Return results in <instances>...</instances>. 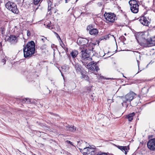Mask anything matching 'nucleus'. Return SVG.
<instances>
[{
  "mask_svg": "<svg viewBox=\"0 0 155 155\" xmlns=\"http://www.w3.org/2000/svg\"><path fill=\"white\" fill-rule=\"evenodd\" d=\"M91 148L89 147L84 148L82 150V153L83 155H88L90 153Z\"/></svg>",
  "mask_w": 155,
  "mask_h": 155,
  "instance_id": "20",
  "label": "nucleus"
},
{
  "mask_svg": "<svg viewBox=\"0 0 155 155\" xmlns=\"http://www.w3.org/2000/svg\"><path fill=\"white\" fill-rule=\"evenodd\" d=\"M61 71H60V72L62 76L64 77L63 73H64L65 74L68 73L69 71V67L68 65H64L61 67Z\"/></svg>",
  "mask_w": 155,
  "mask_h": 155,
  "instance_id": "15",
  "label": "nucleus"
},
{
  "mask_svg": "<svg viewBox=\"0 0 155 155\" xmlns=\"http://www.w3.org/2000/svg\"><path fill=\"white\" fill-rule=\"evenodd\" d=\"M65 130L68 131H69L71 132H73L76 130V127L74 126H70L68 125L67 126L65 127Z\"/></svg>",
  "mask_w": 155,
  "mask_h": 155,
  "instance_id": "22",
  "label": "nucleus"
},
{
  "mask_svg": "<svg viewBox=\"0 0 155 155\" xmlns=\"http://www.w3.org/2000/svg\"><path fill=\"white\" fill-rule=\"evenodd\" d=\"M41 0H34V3L35 5L38 4Z\"/></svg>",
  "mask_w": 155,
  "mask_h": 155,
  "instance_id": "30",
  "label": "nucleus"
},
{
  "mask_svg": "<svg viewBox=\"0 0 155 155\" xmlns=\"http://www.w3.org/2000/svg\"><path fill=\"white\" fill-rule=\"evenodd\" d=\"M136 94L133 92H130L127 94L124 97H122L123 102L122 104L123 106H127V103H130L136 96Z\"/></svg>",
  "mask_w": 155,
  "mask_h": 155,
  "instance_id": "1",
  "label": "nucleus"
},
{
  "mask_svg": "<svg viewBox=\"0 0 155 155\" xmlns=\"http://www.w3.org/2000/svg\"><path fill=\"white\" fill-rule=\"evenodd\" d=\"M46 26L48 28L50 29H52L53 28L51 26V25L49 24H48Z\"/></svg>",
  "mask_w": 155,
  "mask_h": 155,
  "instance_id": "37",
  "label": "nucleus"
},
{
  "mask_svg": "<svg viewBox=\"0 0 155 155\" xmlns=\"http://www.w3.org/2000/svg\"><path fill=\"white\" fill-rule=\"evenodd\" d=\"M147 41V45L149 46L155 45V36L150 38H148Z\"/></svg>",
  "mask_w": 155,
  "mask_h": 155,
  "instance_id": "16",
  "label": "nucleus"
},
{
  "mask_svg": "<svg viewBox=\"0 0 155 155\" xmlns=\"http://www.w3.org/2000/svg\"><path fill=\"white\" fill-rule=\"evenodd\" d=\"M146 90H147V92H147H147H148V89H146Z\"/></svg>",
  "mask_w": 155,
  "mask_h": 155,
  "instance_id": "43",
  "label": "nucleus"
},
{
  "mask_svg": "<svg viewBox=\"0 0 155 155\" xmlns=\"http://www.w3.org/2000/svg\"><path fill=\"white\" fill-rule=\"evenodd\" d=\"M21 101L22 103H25L27 104L30 102V100L28 98H22L21 99Z\"/></svg>",
  "mask_w": 155,
  "mask_h": 155,
  "instance_id": "25",
  "label": "nucleus"
},
{
  "mask_svg": "<svg viewBox=\"0 0 155 155\" xmlns=\"http://www.w3.org/2000/svg\"><path fill=\"white\" fill-rule=\"evenodd\" d=\"M97 5L99 6H100V7L102 5V2H98L97 3Z\"/></svg>",
  "mask_w": 155,
  "mask_h": 155,
  "instance_id": "36",
  "label": "nucleus"
},
{
  "mask_svg": "<svg viewBox=\"0 0 155 155\" xmlns=\"http://www.w3.org/2000/svg\"><path fill=\"white\" fill-rule=\"evenodd\" d=\"M68 0H65L66 3H67L68 2Z\"/></svg>",
  "mask_w": 155,
  "mask_h": 155,
  "instance_id": "42",
  "label": "nucleus"
},
{
  "mask_svg": "<svg viewBox=\"0 0 155 155\" xmlns=\"http://www.w3.org/2000/svg\"><path fill=\"white\" fill-rule=\"evenodd\" d=\"M6 62L5 60L4 59H3L2 60V62L4 63V64H5Z\"/></svg>",
  "mask_w": 155,
  "mask_h": 155,
  "instance_id": "39",
  "label": "nucleus"
},
{
  "mask_svg": "<svg viewBox=\"0 0 155 155\" xmlns=\"http://www.w3.org/2000/svg\"><path fill=\"white\" fill-rule=\"evenodd\" d=\"M92 60V58L89 56L81 59L82 63L86 67L87 66L86 65H87L89 63H91V61Z\"/></svg>",
  "mask_w": 155,
  "mask_h": 155,
  "instance_id": "13",
  "label": "nucleus"
},
{
  "mask_svg": "<svg viewBox=\"0 0 155 155\" xmlns=\"http://www.w3.org/2000/svg\"><path fill=\"white\" fill-rule=\"evenodd\" d=\"M97 64V62L93 61L91 63H89L87 65H86V68L94 72H97L100 70Z\"/></svg>",
  "mask_w": 155,
  "mask_h": 155,
  "instance_id": "6",
  "label": "nucleus"
},
{
  "mask_svg": "<svg viewBox=\"0 0 155 155\" xmlns=\"http://www.w3.org/2000/svg\"><path fill=\"white\" fill-rule=\"evenodd\" d=\"M89 40L86 38H79L77 40V43L81 45L79 48L80 49H82L84 48H87V46H89L88 43Z\"/></svg>",
  "mask_w": 155,
  "mask_h": 155,
  "instance_id": "5",
  "label": "nucleus"
},
{
  "mask_svg": "<svg viewBox=\"0 0 155 155\" xmlns=\"http://www.w3.org/2000/svg\"><path fill=\"white\" fill-rule=\"evenodd\" d=\"M116 147L119 149L123 151H124L125 154H127V152L128 151V150H129V147L127 149V146H116Z\"/></svg>",
  "mask_w": 155,
  "mask_h": 155,
  "instance_id": "21",
  "label": "nucleus"
},
{
  "mask_svg": "<svg viewBox=\"0 0 155 155\" xmlns=\"http://www.w3.org/2000/svg\"><path fill=\"white\" fill-rule=\"evenodd\" d=\"M95 154V152L93 150V149L91 148V150L90 151V153L88 155H94Z\"/></svg>",
  "mask_w": 155,
  "mask_h": 155,
  "instance_id": "29",
  "label": "nucleus"
},
{
  "mask_svg": "<svg viewBox=\"0 0 155 155\" xmlns=\"http://www.w3.org/2000/svg\"><path fill=\"white\" fill-rule=\"evenodd\" d=\"M146 36L145 33L143 32H138L135 35V38L139 44L140 43L147 45L148 39H146Z\"/></svg>",
  "mask_w": 155,
  "mask_h": 155,
  "instance_id": "2",
  "label": "nucleus"
},
{
  "mask_svg": "<svg viewBox=\"0 0 155 155\" xmlns=\"http://www.w3.org/2000/svg\"><path fill=\"white\" fill-rule=\"evenodd\" d=\"M135 115L134 113L130 114L126 116V118L129 121H131L134 118V116Z\"/></svg>",
  "mask_w": 155,
  "mask_h": 155,
  "instance_id": "23",
  "label": "nucleus"
},
{
  "mask_svg": "<svg viewBox=\"0 0 155 155\" xmlns=\"http://www.w3.org/2000/svg\"><path fill=\"white\" fill-rule=\"evenodd\" d=\"M137 64H138V68H139V62L138 60H137Z\"/></svg>",
  "mask_w": 155,
  "mask_h": 155,
  "instance_id": "40",
  "label": "nucleus"
},
{
  "mask_svg": "<svg viewBox=\"0 0 155 155\" xmlns=\"http://www.w3.org/2000/svg\"><path fill=\"white\" fill-rule=\"evenodd\" d=\"M141 71V70H140V71H138V72L137 73V74L139 72H140V71Z\"/></svg>",
  "mask_w": 155,
  "mask_h": 155,
  "instance_id": "46",
  "label": "nucleus"
},
{
  "mask_svg": "<svg viewBox=\"0 0 155 155\" xmlns=\"http://www.w3.org/2000/svg\"><path fill=\"white\" fill-rule=\"evenodd\" d=\"M88 50H91V48H88Z\"/></svg>",
  "mask_w": 155,
  "mask_h": 155,
  "instance_id": "44",
  "label": "nucleus"
},
{
  "mask_svg": "<svg viewBox=\"0 0 155 155\" xmlns=\"http://www.w3.org/2000/svg\"><path fill=\"white\" fill-rule=\"evenodd\" d=\"M46 39V38L45 37H43L41 39V40L43 41V42H44Z\"/></svg>",
  "mask_w": 155,
  "mask_h": 155,
  "instance_id": "38",
  "label": "nucleus"
},
{
  "mask_svg": "<svg viewBox=\"0 0 155 155\" xmlns=\"http://www.w3.org/2000/svg\"><path fill=\"white\" fill-rule=\"evenodd\" d=\"M5 6L8 10L15 14H17L19 13L16 4L13 2H8L5 4Z\"/></svg>",
  "mask_w": 155,
  "mask_h": 155,
  "instance_id": "3",
  "label": "nucleus"
},
{
  "mask_svg": "<svg viewBox=\"0 0 155 155\" xmlns=\"http://www.w3.org/2000/svg\"><path fill=\"white\" fill-rule=\"evenodd\" d=\"M145 88H143V90H144Z\"/></svg>",
  "mask_w": 155,
  "mask_h": 155,
  "instance_id": "47",
  "label": "nucleus"
},
{
  "mask_svg": "<svg viewBox=\"0 0 155 155\" xmlns=\"http://www.w3.org/2000/svg\"><path fill=\"white\" fill-rule=\"evenodd\" d=\"M112 36L113 37H114V36L113 35H111L109 34H108V35H107L106 36H104V39H105V40H106L107 39L110 38V36Z\"/></svg>",
  "mask_w": 155,
  "mask_h": 155,
  "instance_id": "28",
  "label": "nucleus"
},
{
  "mask_svg": "<svg viewBox=\"0 0 155 155\" xmlns=\"http://www.w3.org/2000/svg\"><path fill=\"white\" fill-rule=\"evenodd\" d=\"M101 77L103 78H104V77L103 76H101Z\"/></svg>",
  "mask_w": 155,
  "mask_h": 155,
  "instance_id": "45",
  "label": "nucleus"
},
{
  "mask_svg": "<svg viewBox=\"0 0 155 155\" xmlns=\"http://www.w3.org/2000/svg\"><path fill=\"white\" fill-rule=\"evenodd\" d=\"M23 48H26L27 50L31 51V53L34 54L35 53V43L34 41H31L28 42L27 45L24 47Z\"/></svg>",
  "mask_w": 155,
  "mask_h": 155,
  "instance_id": "8",
  "label": "nucleus"
},
{
  "mask_svg": "<svg viewBox=\"0 0 155 155\" xmlns=\"http://www.w3.org/2000/svg\"><path fill=\"white\" fill-rule=\"evenodd\" d=\"M139 21L141 24L145 26H148L150 23L147 18L144 17H141L139 20Z\"/></svg>",
  "mask_w": 155,
  "mask_h": 155,
  "instance_id": "14",
  "label": "nucleus"
},
{
  "mask_svg": "<svg viewBox=\"0 0 155 155\" xmlns=\"http://www.w3.org/2000/svg\"><path fill=\"white\" fill-rule=\"evenodd\" d=\"M78 54V51L76 50H73L71 53V55L73 58H75Z\"/></svg>",
  "mask_w": 155,
  "mask_h": 155,
  "instance_id": "24",
  "label": "nucleus"
},
{
  "mask_svg": "<svg viewBox=\"0 0 155 155\" xmlns=\"http://www.w3.org/2000/svg\"><path fill=\"white\" fill-rule=\"evenodd\" d=\"M87 30L89 31V34L93 35H97L98 32V30L96 28H91L90 25H88L87 27Z\"/></svg>",
  "mask_w": 155,
  "mask_h": 155,
  "instance_id": "12",
  "label": "nucleus"
},
{
  "mask_svg": "<svg viewBox=\"0 0 155 155\" xmlns=\"http://www.w3.org/2000/svg\"><path fill=\"white\" fill-rule=\"evenodd\" d=\"M75 68L76 72L78 73H81L82 71L83 68L78 63L76 64L75 65Z\"/></svg>",
  "mask_w": 155,
  "mask_h": 155,
  "instance_id": "19",
  "label": "nucleus"
},
{
  "mask_svg": "<svg viewBox=\"0 0 155 155\" xmlns=\"http://www.w3.org/2000/svg\"><path fill=\"white\" fill-rule=\"evenodd\" d=\"M82 76H81V78H83L84 79H85L86 80H87V81H89V77L88 76L84 74L82 72L81 73Z\"/></svg>",
  "mask_w": 155,
  "mask_h": 155,
  "instance_id": "26",
  "label": "nucleus"
},
{
  "mask_svg": "<svg viewBox=\"0 0 155 155\" xmlns=\"http://www.w3.org/2000/svg\"><path fill=\"white\" fill-rule=\"evenodd\" d=\"M23 52L24 57L27 58L31 56L33 54V53H31V51L27 50L26 48H23Z\"/></svg>",
  "mask_w": 155,
  "mask_h": 155,
  "instance_id": "18",
  "label": "nucleus"
},
{
  "mask_svg": "<svg viewBox=\"0 0 155 155\" xmlns=\"http://www.w3.org/2000/svg\"><path fill=\"white\" fill-rule=\"evenodd\" d=\"M27 35L28 36H30L31 34L30 32V31L29 30L27 31Z\"/></svg>",
  "mask_w": 155,
  "mask_h": 155,
  "instance_id": "33",
  "label": "nucleus"
},
{
  "mask_svg": "<svg viewBox=\"0 0 155 155\" xmlns=\"http://www.w3.org/2000/svg\"><path fill=\"white\" fill-rule=\"evenodd\" d=\"M66 143H70L71 145L73 146L72 143L69 140H66Z\"/></svg>",
  "mask_w": 155,
  "mask_h": 155,
  "instance_id": "35",
  "label": "nucleus"
},
{
  "mask_svg": "<svg viewBox=\"0 0 155 155\" xmlns=\"http://www.w3.org/2000/svg\"><path fill=\"white\" fill-rule=\"evenodd\" d=\"M147 146L150 150L155 151V139L149 140L147 143Z\"/></svg>",
  "mask_w": 155,
  "mask_h": 155,
  "instance_id": "9",
  "label": "nucleus"
},
{
  "mask_svg": "<svg viewBox=\"0 0 155 155\" xmlns=\"http://www.w3.org/2000/svg\"><path fill=\"white\" fill-rule=\"evenodd\" d=\"M78 0H76V2H77V1H78Z\"/></svg>",
  "mask_w": 155,
  "mask_h": 155,
  "instance_id": "49",
  "label": "nucleus"
},
{
  "mask_svg": "<svg viewBox=\"0 0 155 155\" xmlns=\"http://www.w3.org/2000/svg\"><path fill=\"white\" fill-rule=\"evenodd\" d=\"M93 3V1H91L85 5V7L91 5Z\"/></svg>",
  "mask_w": 155,
  "mask_h": 155,
  "instance_id": "31",
  "label": "nucleus"
},
{
  "mask_svg": "<svg viewBox=\"0 0 155 155\" xmlns=\"http://www.w3.org/2000/svg\"><path fill=\"white\" fill-rule=\"evenodd\" d=\"M54 33L56 35L57 38H59L60 39H61V38H60V36H59L58 34L56 32H54Z\"/></svg>",
  "mask_w": 155,
  "mask_h": 155,
  "instance_id": "34",
  "label": "nucleus"
},
{
  "mask_svg": "<svg viewBox=\"0 0 155 155\" xmlns=\"http://www.w3.org/2000/svg\"><path fill=\"white\" fill-rule=\"evenodd\" d=\"M96 155H107V154L106 153L100 152L98 153Z\"/></svg>",
  "mask_w": 155,
  "mask_h": 155,
  "instance_id": "32",
  "label": "nucleus"
},
{
  "mask_svg": "<svg viewBox=\"0 0 155 155\" xmlns=\"http://www.w3.org/2000/svg\"><path fill=\"white\" fill-rule=\"evenodd\" d=\"M0 31L2 34H4L5 31V28L4 27H2L0 28Z\"/></svg>",
  "mask_w": 155,
  "mask_h": 155,
  "instance_id": "27",
  "label": "nucleus"
},
{
  "mask_svg": "<svg viewBox=\"0 0 155 155\" xmlns=\"http://www.w3.org/2000/svg\"><path fill=\"white\" fill-rule=\"evenodd\" d=\"M123 77H125V78H126V77H125V76H123Z\"/></svg>",
  "mask_w": 155,
  "mask_h": 155,
  "instance_id": "48",
  "label": "nucleus"
},
{
  "mask_svg": "<svg viewBox=\"0 0 155 155\" xmlns=\"http://www.w3.org/2000/svg\"><path fill=\"white\" fill-rule=\"evenodd\" d=\"M48 13L51 15L52 14V12H54L55 13L56 11L53 7V5H52V3L50 0H49L48 1Z\"/></svg>",
  "mask_w": 155,
  "mask_h": 155,
  "instance_id": "10",
  "label": "nucleus"
},
{
  "mask_svg": "<svg viewBox=\"0 0 155 155\" xmlns=\"http://www.w3.org/2000/svg\"><path fill=\"white\" fill-rule=\"evenodd\" d=\"M7 41L11 44H15L18 41V38L15 35H11L8 39Z\"/></svg>",
  "mask_w": 155,
  "mask_h": 155,
  "instance_id": "11",
  "label": "nucleus"
},
{
  "mask_svg": "<svg viewBox=\"0 0 155 155\" xmlns=\"http://www.w3.org/2000/svg\"><path fill=\"white\" fill-rule=\"evenodd\" d=\"M131 11L134 13H137L139 11V4L138 2L135 0H130L129 2Z\"/></svg>",
  "mask_w": 155,
  "mask_h": 155,
  "instance_id": "4",
  "label": "nucleus"
},
{
  "mask_svg": "<svg viewBox=\"0 0 155 155\" xmlns=\"http://www.w3.org/2000/svg\"><path fill=\"white\" fill-rule=\"evenodd\" d=\"M104 17L107 21L110 22H114L116 18V15L111 13L105 14Z\"/></svg>",
  "mask_w": 155,
  "mask_h": 155,
  "instance_id": "7",
  "label": "nucleus"
},
{
  "mask_svg": "<svg viewBox=\"0 0 155 155\" xmlns=\"http://www.w3.org/2000/svg\"><path fill=\"white\" fill-rule=\"evenodd\" d=\"M80 50H81V59L89 56L88 53L87 52V48H84Z\"/></svg>",
  "mask_w": 155,
  "mask_h": 155,
  "instance_id": "17",
  "label": "nucleus"
},
{
  "mask_svg": "<svg viewBox=\"0 0 155 155\" xmlns=\"http://www.w3.org/2000/svg\"><path fill=\"white\" fill-rule=\"evenodd\" d=\"M104 79H105L106 80H110L111 79V78H104Z\"/></svg>",
  "mask_w": 155,
  "mask_h": 155,
  "instance_id": "41",
  "label": "nucleus"
}]
</instances>
